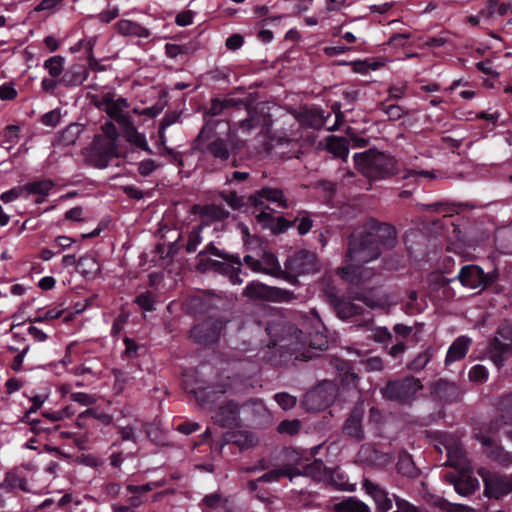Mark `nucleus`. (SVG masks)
Segmentation results:
<instances>
[{
    "label": "nucleus",
    "instance_id": "1",
    "mask_svg": "<svg viewBox=\"0 0 512 512\" xmlns=\"http://www.w3.org/2000/svg\"><path fill=\"white\" fill-rule=\"evenodd\" d=\"M395 243L396 230L392 225L371 220L368 231L352 233L349 236L345 254L346 266L339 268L338 274L350 283L360 282L362 265L377 259L382 248H392Z\"/></svg>",
    "mask_w": 512,
    "mask_h": 512
},
{
    "label": "nucleus",
    "instance_id": "2",
    "mask_svg": "<svg viewBox=\"0 0 512 512\" xmlns=\"http://www.w3.org/2000/svg\"><path fill=\"white\" fill-rule=\"evenodd\" d=\"M353 160L356 170L370 180L388 179L400 173L395 157L375 149L355 153Z\"/></svg>",
    "mask_w": 512,
    "mask_h": 512
},
{
    "label": "nucleus",
    "instance_id": "3",
    "mask_svg": "<svg viewBox=\"0 0 512 512\" xmlns=\"http://www.w3.org/2000/svg\"><path fill=\"white\" fill-rule=\"evenodd\" d=\"M119 133L113 122L107 121L101 125V133L95 134L88 148V161L98 169L106 168L113 158L119 157Z\"/></svg>",
    "mask_w": 512,
    "mask_h": 512
},
{
    "label": "nucleus",
    "instance_id": "4",
    "mask_svg": "<svg viewBox=\"0 0 512 512\" xmlns=\"http://www.w3.org/2000/svg\"><path fill=\"white\" fill-rule=\"evenodd\" d=\"M458 279L464 287L470 289L479 288L480 290L491 291L495 294H500L504 291V287L498 282L499 272L497 269L485 273L478 265H465L460 269Z\"/></svg>",
    "mask_w": 512,
    "mask_h": 512
},
{
    "label": "nucleus",
    "instance_id": "5",
    "mask_svg": "<svg viewBox=\"0 0 512 512\" xmlns=\"http://www.w3.org/2000/svg\"><path fill=\"white\" fill-rule=\"evenodd\" d=\"M225 110L228 108L242 106L246 111V118L239 120L237 124V128L241 130L242 133H250L252 130L256 128H260L262 132L268 131L272 126V118L268 112L264 111V106L259 107H251L247 102L241 99L234 98H225L222 99Z\"/></svg>",
    "mask_w": 512,
    "mask_h": 512
},
{
    "label": "nucleus",
    "instance_id": "6",
    "mask_svg": "<svg viewBox=\"0 0 512 512\" xmlns=\"http://www.w3.org/2000/svg\"><path fill=\"white\" fill-rule=\"evenodd\" d=\"M423 388L421 381L413 376L389 380L381 388L382 397L400 404H408L415 399L418 391Z\"/></svg>",
    "mask_w": 512,
    "mask_h": 512
},
{
    "label": "nucleus",
    "instance_id": "7",
    "mask_svg": "<svg viewBox=\"0 0 512 512\" xmlns=\"http://www.w3.org/2000/svg\"><path fill=\"white\" fill-rule=\"evenodd\" d=\"M316 270V254L308 250H299L286 259L284 263V280L292 285H296L300 275L311 274Z\"/></svg>",
    "mask_w": 512,
    "mask_h": 512
},
{
    "label": "nucleus",
    "instance_id": "8",
    "mask_svg": "<svg viewBox=\"0 0 512 512\" xmlns=\"http://www.w3.org/2000/svg\"><path fill=\"white\" fill-rule=\"evenodd\" d=\"M490 359L500 369L512 357V325L503 323L499 325L495 336L488 345Z\"/></svg>",
    "mask_w": 512,
    "mask_h": 512
},
{
    "label": "nucleus",
    "instance_id": "9",
    "mask_svg": "<svg viewBox=\"0 0 512 512\" xmlns=\"http://www.w3.org/2000/svg\"><path fill=\"white\" fill-rule=\"evenodd\" d=\"M326 297L337 317L341 320L362 316L365 324L373 322V315L370 312H366L362 306L354 303L353 296L346 297L344 295H338L336 292L330 290L326 293Z\"/></svg>",
    "mask_w": 512,
    "mask_h": 512
},
{
    "label": "nucleus",
    "instance_id": "10",
    "mask_svg": "<svg viewBox=\"0 0 512 512\" xmlns=\"http://www.w3.org/2000/svg\"><path fill=\"white\" fill-rule=\"evenodd\" d=\"M226 324L227 321L223 317L209 316L192 327L190 338L202 346L214 344L219 340Z\"/></svg>",
    "mask_w": 512,
    "mask_h": 512
},
{
    "label": "nucleus",
    "instance_id": "11",
    "mask_svg": "<svg viewBox=\"0 0 512 512\" xmlns=\"http://www.w3.org/2000/svg\"><path fill=\"white\" fill-rule=\"evenodd\" d=\"M244 295L251 299L264 300L268 302H291L296 297L287 289L265 285L259 281H252L244 289Z\"/></svg>",
    "mask_w": 512,
    "mask_h": 512
},
{
    "label": "nucleus",
    "instance_id": "12",
    "mask_svg": "<svg viewBox=\"0 0 512 512\" xmlns=\"http://www.w3.org/2000/svg\"><path fill=\"white\" fill-rule=\"evenodd\" d=\"M196 150L201 153L203 160L212 158L211 171L221 169L231 156L229 140L222 137H216L206 145L196 146Z\"/></svg>",
    "mask_w": 512,
    "mask_h": 512
},
{
    "label": "nucleus",
    "instance_id": "13",
    "mask_svg": "<svg viewBox=\"0 0 512 512\" xmlns=\"http://www.w3.org/2000/svg\"><path fill=\"white\" fill-rule=\"evenodd\" d=\"M295 338L299 341L301 346L300 348L294 349L298 353L295 359L298 360H310L313 357L311 349L322 351L328 348L327 337L321 332L307 334L302 330H298Z\"/></svg>",
    "mask_w": 512,
    "mask_h": 512
},
{
    "label": "nucleus",
    "instance_id": "14",
    "mask_svg": "<svg viewBox=\"0 0 512 512\" xmlns=\"http://www.w3.org/2000/svg\"><path fill=\"white\" fill-rule=\"evenodd\" d=\"M227 384L218 383L208 386H200L191 390L199 406L206 410H214L221 403L227 391Z\"/></svg>",
    "mask_w": 512,
    "mask_h": 512
},
{
    "label": "nucleus",
    "instance_id": "15",
    "mask_svg": "<svg viewBox=\"0 0 512 512\" xmlns=\"http://www.w3.org/2000/svg\"><path fill=\"white\" fill-rule=\"evenodd\" d=\"M484 494L488 498L500 499L512 492V474L491 472L483 478Z\"/></svg>",
    "mask_w": 512,
    "mask_h": 512
},
{
    "label": "nucleus",
    "instance_id": "16",
    "mask_svg": "<svg viewBox=\"0 0 512 512\" xmlns=\"http://www.w3.org/2000/svg\"><path fill=\"white\" fill-rule=\"evenodd\" d=\"M476 439L483 445L484 453L491 461L502 467L512 465V452L506 451L491 435L480 432L476 434Z\"/></svg>",
    "mask_w": 512,
    "mask_h": 512
},
{
    "label": "nucleus",
    "instance_id": "17",
    "mask_svg": "<svg viewBox=\"0 0 512 512\" xmlns=\"http://www.w3.org/2000/svg\"><path fill=\"white\" fill-rule=\"evenodd\" d=\"M222 304L223 299L210 292H200L191 295L186 301L188 312L195 315H203L213 310H218Z\"/></svg>",
    "mask_w": 512,
    "mask_h": 512
},
{
    "label": "nucleus",
    "instance_id": "18",
    "mask_svg": "<svg viewBox=\"0 0 512 512\" xmlns=\"http://www.w3.org/2000/svg\"><path fill=\"white\" fill-rule=\"evenodd\" d=\"M265 202L276 203L278 207L283 209L289 207L283 190L279 188L265 186L248 197L249 205L255 208L269 209Z\"/></svg>",
    "mask_w": 512,
    "mask_h": 512
},
{
    "label": "nucleus",
    "instance_id": "19",
    "mask_svg": "<svg viewBox=\"0 0 512 512\" xmlns=\"http://www.w3.org/2000/svg\"><path fill=\"white\" fill-rule=\"evenodd\" d=\"M217 408L213 416L215 424L227 428H233L239 425L240 406L236 401L229 400L223 402Z\"/></svg>",
    "mask_w": 512,
    "mask_h": 512
},
{
    "label": "nucleus",
    "instance_id": "20",
    "mask_svg": "<svg viewBox=\"0 0 512 512\" xmlns=\"http://www.w3.org/2000/svg\"><path fill=\"white\" fill-rule=\"evenodd\" d=\"M365 414V406L363 402L357 403L351 410L348 418L343 425V432L351 438L362 440L364 438V430L362 426Z\"/></svg>",
    "mask_w": 512,
    "mask_h": 512
},
{
    "label": "nucleus",
    "instance_id": "21",
    "mask_svg": "<svg viewBox=\"0 0 512 512\" xmlns=\"http://www.w3.org/2000/svg\"><path fill=\"white\" fill-rule=\"evenodd\" d=\"M353 299L362 302L371 309H386L389 306V296L380 288L372 287L355 292Z\"/></svg>",
    "mask_w": 512,
    "mask_h": 512
},
{
    "label": "nucleus",
    "instance_id": "22",
    "mask_svg": "<svg viewBox=\"0 0 512 512\" xmlns=\"http://www.w3.org/2000/svg\"><path fill=\"white\" fill-rule=\"evenodd\" d=\"M445 480L454 486L455 491L464 497L472 495L479 488V481L476 477L465 473L449 472Z\"/></svg>",
    "mask_w": 512,
    "mask_h": 512
},
{
    "label": "nucleus",
    "instance_id": "23",
    "mask_svg": "<svg viewBox=\"0 0 512 512\" xmlns=\"http://www.w3.org/2000/svg\"><path fill=\"white\" fill-rule=\"evenodd\" d=\"M363 487L366 493L374 500L376 512H389L392 509L394 499L389 497V493L379 484L365 479Z\"/></svg>",
    "mask_w": 512,
    "mask_h": 512
},
{
    "label": "nucleus",
    "instance_id": "24",
    "mask_svg": "<svg viewBox=\"0 0 512 512\" xmlns=\"http://www.w3.org/2000/svg\"><path fill=\"white\" fill-rule=\"evenodd\" d=\"M21 422L29 425V430L40 438H48L61 428L59 423H52L40 417H30V415H23Z\"/></svg>",
    "mask_w": 512,
    "mask_h": 512
},
{
    "label": "nucleus",
    "instance_id": "25",
    "mask_svg": "<svg viewBox=\"0 0 512 512\" xmlns=\"http://www.w3.org/2000/svg\"><path fill=\"white\" fill-rule=\"evenodd\" d=\"M89 70L81 63H74L65 69L63 75L59 78L61 86L67 88L78 87L88 78Z\"/></svg>",
    "mask_w": 512,
    "mask_h": 512
},
{
    "label": "nucleus",
    "instance_id": "26",
    "mask_svg": "<svg viewBox=\"0 0 512 512\" xmlns=\"http://www.w3.org/2000/svg\"><path fill=\"white\" fill-rule=\"evenodd\" d=\"M296 119L301 126L315 130H319L325 125L323 111L316 107H301L297 112Z\"/></svg>",
    "mask_w": 512,
    "mask_h": 512
},
{
    "label": "nucleus",
    "instance_id": "27",
    "mask_svg": "<svg viewBox=\"0 0 512 512\" xmlns=\"http://www.w3.org/2000/svg\"><path fill=\"white\" fill-rule=\"evenodd\" d=\"M473 340L471 337L467 335H461L457 337L449 346L446 356H445V364H451L465 358L468 353Z\"/></svg>",
    "mask_w": 512,
    "mask_h": 512
},
{
    "label": "nucleus",
    "instance_id": "28",
    "mask_svg": "<svg viewBox=\"0 0 512 512\" xmlns=\"http://www.w3.org/2000/svg\"><path fill=\"white\" fill-rule=\"evenodd\" d=\"M432 393L436 398L445 403L456 402L460 396V390L457 384L445 379H439L435 383Z\"/></svg>",
    "mask_w": 512,
    "mask_h": 512
},
{
    "label": "nucleus",
    "instance_id": "29",
    "mask_svg": "<svg viewBox=\"0 0 512 512\" xmlns=\"http://www.w3.org/2000/svg\"><path fill=\"white\" fill-rule=\"evenodd\" d=\"M116 31L123 36H133L138 38H149L151 32L148 28L143 27L138 22L121 19L115 24Z\"/></svg>",
    "mask_w": 512,
    "mask_h": 512
},
{
    "label": "nucleus",
    "instance_id": "30",
    "mask_svg": "<svg viewBox=\"0 0 512 512\" xmlns=\"http://www.w3.org/2000/svg\"><path fill=\"white\" fill-rule=\"evenodd\" d=\"M102 101L103 104L106 105L105 111L111 119L115 120L118 124L122 125L123 127L127 126L131 122L129 116L123 112L122 107L120 105V101L125 103L124 99L115 101L111 97L106 95L103 97Z\"/></svg>",
    "mask_w": 512,
    "mask_h": 512
},
{
    "label": "nucleus",
    "instance_id": "31",
    "mask_svg": "<svg viewBox=\"0 0 512 512\" xmlns=\"http://www.w3.org/2000/svg\"><path fill=\"white\" fill-rule=\"evenodd\" d=\"M396 471L402 476L408 478H416L419 475V470L416 467L411 454L402 449L398 453Z\"/></svg>",
    "mask_w": 512,
    "mask_h": 512
},
{
    "label": "nucleus",
    "instance_id": "32",
    "mask_svg": "<svg viewBox=\"0 0 512 512\" xmlns=\"http://www.w3.org/2000/svg\"><path fill=\"white\" fill-rule=\"evenodd\" d=\"M1 487L8 492H13L15 490H21L23 492L29 491L26 477L18 470L8 471L5 474Z\"/></svg>",
    "mask_w": 512,
    "mask_h": 512
},
{
    "label": "nucleus",
    "instance_id": "33",
    "mask_svg": "<svg viewBox=\"0 0 512 512\" xmlns=\"http://www.w3.org/2000/svg\"><path fill=\"white\" fill-rule=\"evenodd\" d=\"M210 263L212 264V271L229 277L230 281L233 284L242 283V279L239 276L241 273L242 263L240 265H236L228 261L222 262L218 260Z\"/></svg>",
    "mask_w": 512,
    "mask_h": 512
},
{
    "label": "nucleus",
    "instance_id": "34",
    "mask_svg": "<svg viewBox=\"0 0 512 512\" xmlns=\"http://www.w3.org/2000/svg\"><path fill=\"white\" fill-rule=\"evenodd\" d=\"M124 133L126 140L131 145L145 151L149 155L153 154V151L149 147L148 142L146 140V136L143 133H140L132 122H130L127 126L124 127Z\"/></svg>",
    "mask_w": 512,
    "mask_h": 512
},
{
    "label": "nucleus",
    "instance_id": "35",
    "mask_svg": "<svg viewBox=\"0 0 512 512\" xmlns=\"http://www.w3.org/2000/svg\"><path fill=\"white\" fill-rule=\"evenodd\" d=\"M226 443L235 444L240 450L248 449L254 445L255 437L247 431H229L223 436Z\"/></svg>",
    "mask_w": 512,
    "mask_h": 512
},
{
    "label": "nucleus",
    "instance_id": "36",
    "mask_svg": "<svg viewBox=\"0 0 512 512\" xmlns=\"http://www.w3.org/2000/svg\"><path fill=\"white\" fill-rule=\"evenodd\" d=\"M327 151L335 157L346 160L349 155V143L346 138L329 136L326 143Z\"/></svg>",
    "mask_w": 512,
    "mask_h": 512
},
{
    "label": "nucleus",
    "instance_id": "37",
    "mask_svg": "<svg viewBox=\"0 0 512 512\" xmlns=\"http://www.w3.org/2000/svg\"><path fill=\"white\" fill-rule=\"evenodd\" d=\"M27 194L33 195H41L42 197H46L49 195L50 191L54 188L55 183L51 179H40L32 182H28L25 184ZM44 201V198L37 199L36 203L40 204Z\"/></svg>",
    "mask_w": 512,
    "mask_h": 512
},
{
    "label": "nucleus",
    "instance_id": "38",
    "mask_svg": "<svg viewBox=\"0 0 512 512\" xmlns=\"http://www.w3.org/2000/svg\"><path fill=\"white\" fill-rule=\"evenodd\" d=\"M336 391L333 386L330 387V391H326L322 387H318L314 391L310 392L307 397L312 400H320L316 406V409H324L330 406L335 399Z\"/></svg>",
    "mask_w": 512,
    "mask_h": 512
},
{
    "label": "nucleus",
    "instance_id": "39",
    "mask_svg": "<svg viewBox=\"0 0 512 512\" xmlns=\"http://www.w3.org/2000/svg\"><path fill=\"white\" fill-rule=\"evenodd\" d=\"M261 262L263 264L262 273L284 279V269L281 268L277 257L273 253L265 252Z\"/></svg>",
    "mask_w": 512,
    "mask_h": 512
},
{
    "label": "nucleus",
    "instance_id": "40",
    "mask_svg": "<svg viewBox=\"0 0 512 512\" xmlns=\"http://www.w3.org/2000/svg\"><path fill=\"white\" fill-rule=\"evenodd\" d=\"M76 270L85 277L93 278L100 271V267L93 256L84 255L78 259Z\"/></svg>",
    "mask_w": 512,
    "mask_h": 512
},
{
    "label": "nucleus",
    "instance_id": "41",
    "mask_svg": "<svg viewBox=\"0 0 512 512\" xmlns=\"http://www.w3.org/2000/svg\"><path fill=\"white\" fill-rule=\"evenodd\" d=\"M335 512H371L368 505L352 497L334 505Z\"/></svg>",
    "mask_w": 512,
    "mask_h": 512
},
{
    "label": "nucleus",
    "instance_id": "42",
    "mask_svg": "<svg viewBox=\"0 0 512 512\" xmlns=\"http://www.w3.org/2000/svg\"><path fill=\"white\" fill-rule=\"evenodd\" d=\"M65 58L61 55H55L46 59L43 63V68L48 71V74L52 78H60L65 69Z\"/></svg>",
    "mask_w": 512,
    "mask_h": 512
},
{
    "label": "nucleus",
    "instance_id": "43",
    "mask_svg": "<svg viewBox=\"0 0 512 512\" xmlns=\"http://www.w3.org/2000/svg\"><path fill=\"white\" fill-rule=\"evenodd\" d=\"M206 254H211V255H214L216 257H219L225 261H228V262H231V263H234L236 265H240L241 264V259L238 255H234V254H230L226 251H223V250H220L218 249L214 243H209L204 250L200 251L198 253V257H202V256H206Z\"/></svg>",
    "mask_w": 512,
    "mask_h": 512
},
{
    "label": "nucleus",
    "instance_id": "44",
    "mask_svg": "<svg viewBox=\"0 0 512 512\" xmlns=\"http://www.w3.org/2000/svg\"><path fill=\"white\" fill-rule=\"evenodd\" d=\"M216 122L212 120H208L205 125L200 130L196 139L194 140V149L196 150V146L206 145L212 139L218 137L215 132Z\"/></svg>",
    "mask_w": 512,
    "mask_h": 512
},
{
    "label": "nucleus",
    "instance_id": "45",
    "mask_svg": "<svg viewBox=\"0 0 512 512\" xmlns=\"http://www.w3.org/2000/svg\"><path fill=\"white\" fill-rule=\"evenodd\" d=\"M302 473L303 475L321 480L327 477V468L322 460L314 459L311 463H308L303 467Z\"/></svg>",
    "mask_w": 512,
    "mask_h": 512
},
{
    "label": "nucleus",
    "instance_id": "46",
    "mask_svg": "<svg viewBox=\"0 0 512 512\" xmlns=\"http://www.w3.org/2000/svg\"><path fill=\"white\" fill-rule=\"evenodd\" d=\"M352 67V71L358 74L366 75L369 71H376L381 66H383L382 62L372 61L369 59L365 60H356L350 63Z\"/></svg>",
    "mask_w": 512,
    "mask_h": 512
},
{
    "label": "nucleus",
    "instance_id": "47",
    "mask_svg": "<svg viewBox=\"0 0 512 512\" xmlns=\"http://www.w3.org/2000/svg\"><path fill=\"white\" fill-rule=\"evenodd\" d=\"M301 429V422L298 419L293 420H283L277 426V431L280 434H287L290 436H294L299 433Z\"/></svg>",
    "mask_w": 512,
    "mask_h": 512
},
{
    "label": "nucleus",
    "instance_id": "48",
    "mask_svg": "<svg viewBox=\"0 0 512 512\" xmlns=\"http://www.w3.org/2000/svg\"><path fill=\"white\" fill-rule=\"evenodd\" d=\"M489 371L481 364L472 366L468 372V378L471 382L485 383L488 380Z\"/></svg>",
    "mask_w": 512,
    "mask_h": 512
},
{
    "label": "nucleus",
    "instance_id": "49",
    "mask_svg": "<svg viewBox=\"0 0 512 512\" xmlns=\"http://www.w3.org/2000/svg\"><path fill=\"white\" fill-rule=\"evenodd\" d=\"M201 232L202 226L197 225L192 227L191 231L188 234V241L185 247L188 253H193L197 250L198 245L202 241Z\"/></svg>",
    "mask_w": 512,
    "mask_h": 512
},
{
    "label": "nucleus",
    "instance_id": "50",
    "mask_svg": "<svg viewBox=\"0 0 512 512\" xmlns=\"http://www.w3.org/2000/svg\"><path fill=\"white\" fill-rule=\"evenodd\" d=\"M431 358L432 353L429 350L421 352L408 364V368L412 371L418 372L426 367Z\"/></svg>",
    "mask_w": 512,
    "mask_h": 512
},
{
    "label": "nucleus",
    "instance_id": "51",
    "mask_svg": "<svg viewBox=\"0 0 512 512\" xmlns=\"http://www.w3.org/2000/svg\"><path fill=\"white\" fill-rule=\"evenodd\" d=\"M220 197L234 210H239L245 205L244 197L238 196L236 191H223Z\"/></svg>",
    "mask_w": 512,
    "mask_h": 512
},
{
    "label": "nucleus",
    "instance_id": "52",
    "mask_svg": "<svg viewBox=\"0 0 512 512\" xmlns=\"http://www.w3.org/2000/svg\"><path fill=\"white\" fill-rule=\"evenodd\" d=\"M27 196H28V194H27L26 186L22 185V186L13 187L12 189H10L8 191L3 192L0 195V200L4 203H9V202H12V201L20 198V197H27Z\"/></svg>",
    "mask_w": 512,
    "mask_h": 512
},
{
    "label": "nucleus",
    "instance_id": "53",
    "mask_svg": "<svg viewBox=\"0 0 512 512\" xmlns=\"http://www.w3.org/2000/svg\"><path fill=\"white\" fill-rule=\"evenodd\" d=\"M273 398L283 410H290L297 403V398L287 392H278Z\"/></svg>",
    "mask_w": 512,
    "mask_h": 512
},
{
    "label": "nucleus",
    "instance_id": "54",
    "mask_svg": "<svg viewBox=\"0 0 512 512\" xmlns=\"http://www.w3.org/2000/svg\"><path fill=\"white\" fill-rule=\"evenodd\" d=\"M143 311H153L155 309L154 307V297L151 291H146L143 293H140L136 296L134 301Z\"/></svg>",
    "mask_w": 512,
    "mask_h": 512
},
{
    "label": "nucleus",
    "instance_id": "55",
    "mask_svg": "<svg viewBox=\"0 0 512 512\" xmlns=\"http://www.w3.org/2000/svg\"><path fill=\"white\" fill-rule=\"evenodd\" d=\"M70 415H72V413L70 412V407L67 406L57 411L41 412L40 418L47 419L52 423H59L61 420L69 417Z\"/></svg>",
    "mask_w": 512,
    "mask_h": 512
},
{
    "label": "nucleus",
    "instance_id": "56",
    "mask_svg": "<svg viewBox=\"0 0 512 512\" xmlns=\"http://www.w3.org/2000/svg\"><path fill=\"white\" fill-rule=\"evenodd\" d=\"M205 214L217 221L226 220L230 216L229 211H227L223 206L220 205L208 206L206 208Z\"/></svg>",
    "mask_w": 512,
    "mask_h": 512
},
{
    "label": "nucleus",
    "instance_id": "57",
    "mask_svg": "<svg viewBox=\"0 0 512 512\" xmlns=\"http://www.w3.org/2000/svg\"><path fill=\"white\" fill-rule=\"evenodd\" d=\"M95 44V40L91 39L85 43L84 48L88 52L87 60H88V66L89 69L93 71H103L105 70V67L99 64V62L95 59L93 55V47Z\"/></svg>",
    "mask_w": 512,
    "mask_h": 512
},
{
    "label": "nucleus",
    "instance_id": "58",
    "mask_svg": "<svg viewBox=\"0 0 512 512\" xmlns=\"http://www.w3.org/2000/svg\"><path fill=\"white\" fill-rule=\"evenodd\" d=\"M295 224V221H289L284 217L274 218V222L271 227V232L274 235H279L286 232L290 227Z\"/></svg>",
    "mask_w": 512,
    "mask_h": 512
},
{
    "label": "nucleus",
    "instance_id": "59",
    "mask_svg": "<svg viewBox=\"0 0 512 512\" xmlns=\"http://www.w3.org/2000/svg\"><path fill=\"white\" fill-rule=\"evenodd\" d=\"M253 12L256 17L262 18L264 24L279 21L283 17L282 15L268 16L269 8L267 6H255Z\"/></svg>",
    "mask_w": 512,
    "mask_h": 512
},
{
    "label": "nucleus",
    "instance_id": "60",
    "mask_svg": "<svg viewBox=\"0 0 512 512\" xmlns=\"http://www.w3.org/2000/svg\"><path fill=\"white\" fill-rule=\"evenodd\" d=\"M92 408H88L84 412L80 413L76 419V426L79 429H90L94 427L93 419H91Z\"/></svg>",
    "mask_w": 512,
    "mask_h": 512
},
{
    "label": "nucleus",
    "instance_id": "61",
    "mask_svg": "<svg viewBox=\"0 0 512 512\" xmlns=\"http://www.w3.org/2000/svg\"><path fill=\"white\" fill-rule=\"evenodd\" d=\"M372 338L378 343H388L392 340V333L383 326L375 327L372 330Z\"/></svg>",
    "mask_w": 512,
    "mask_h": 512
},
{
    "label": "nucleus",
    "instance_id": "62",
    "mask_svg": "<svg viewBox=\"0 0 512 512\" xmlns=\"http://www.w3.org/2000/svg\"><path fill=\"white\" fill-rule=\"evenodd\" d=\"M383 111L387 114L388 118L392 121L399 120L402 116L407 114V111L403 109V107L397 104L386 105L383 108Z\"/></svg>",
    "mask_w": 512,
    "mask_h": 512
},
{
    "label": "nucleus",
    "instance_id": "63",
    "mask_svg": "<svg viewBox=\"0 0 512 512\" xmlns=\"http://www.w3.org/2000/svg\"><path fill=\"white\" fill-rule=\"evenodd\" d=\"M60 121V112L58 109L51 110L41 117V123L48 127H56Z\"/></svg>",
    "mask_w": 512,
    "mask_h": 512
},
{
    "label": "nucleus",
    "instance_id": "64",
    "mask_svg": "<svg viewBox=\"0 0 512 512\" xmlns=\"http://www.w3.org/2000/svg\"><path fill=\"white\" fill-rule=\"evenodd\" d=\"M159 164H157L152 159H145L139 163L138 172L141 176L147 177L152 174L157 168Z\"/></svg>",
    "mask_w": 512,
    "mask_h": 512
}]
</instances>
